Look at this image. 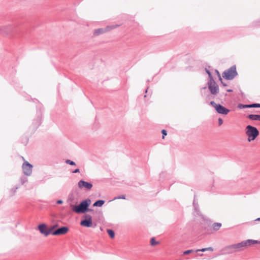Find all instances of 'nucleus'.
Masks as SVG:
<instances>
[{"instance_id":"obj_1","label":"nucleus","mask_w":260,"mask_h":260,"mask_svg":"<svg viewBox=\"0 0 260 260\" xmlns=\"http://www.w3.org/2000/svg\"><path fill=\"white\" fill-rule=\"evenodd\" d=\"M91 203L90 199H86L81 201L78 205L71 204L70 206L73 211L76 213H85L87 212L88 207H89Z\"/></svg>"},{"instance_id":"obj_2","label":"nucleus","mask_w":260,"mask_h":260,"mask_svg":"<svg viewBox=\"0 0 260 260\" xmlns=\"http://www.w3.org/2000/svg\"><path fill=\"white\" fill-rule=\"evenodd\" d=\"M245 133L248 136V141L251 142L254 140L259 135V131L256 127L248 125L246 127Z\"/></svg>"},{"instance_id":"obj_3","label":"nucleus","mask_w":260,"mask_h":260,"mask_svg":"<svg viewBox=\"0 0 260 260\" xmlns=\"http://www.w3.org/2000/svg\"><path fill=\"white\" fill-rule=\"evenodd\" d=\"M238 75L236 71V67L234 65L228 70H225L222 73V77L226 80H231Z\"/></svg>"},{"instance_id":"obj_4","label":"nucleus","mask_w":260,"mask_h":260,"mask_svg":"<svg viewBox=\"0 0 260 260\" xmlns=\"http://www.w3.org/2000/svg\"><path fill=\"white\" fill-rule=\"evenodd\" d=\"M259 242L257 240L248 239L247 240L243 241L241 242L238 243L234 244V245L235 246L237 252H238L242 250L244 247H245L247 246H250L255 244H257Z\"/></svg>"},{"instance_id":"obj_5","label":"nucleus","mask_w":260,"mask_h":260,"mask_svg":"<svg viewBox=\"0 0 260 260\" xmlns=\"http://www.w3.org/2000/svg\"><path fill=\"white\" fill-rule=\"evenodd\" d=\"M210 105L215 108L217 113L220 114L225 115H227L230 111L229 109L225 108L220 104H216L214 101H211Z\"/></svg>"},{"instance_id":"obj_6","label":"nucleus","mask_w":260,"mask_h":260,"mask_svg":"<svg viewBox=\"0 0 260 260\" xmlns=\"http://www.w3.org/2000/svg\"><path fill=\"white\" fill-rule=\"evenodd\" d=\"M207 85L208 89L212 94L215 95L219 92V87L214 80L208 81Z\"/></svg>"},{"instance_id":"obj_7","label":"nucleus","mask_w":260,"mask_h":260,"mask_svg":"<svg viewBox=\"0 0 260 260\" xmlns=\"http://www.w3.org/2000/svg\"><path fill=\"white\" fill-rule=\"evenodd\" d=\"M38 228L41 234L44 235L45 236H47L49 234H51L52 230L54 229V226H52L51 228L48 229L46 224L42 223L38 225Z\"/></svg>"},{"instance_id":"obj_8","label":"nucleus","mask_w":260,"mask_h":260,"mask_svg":"<svg viewBox=\"0 0 260 260\" xmlns=\"http://www.w3.org/2000/svg\"><path fill=\"white\" fill-rule=\"evenodd\" d=\"M83 218L80 222L81 226L90 228L92 225V217L91 215L85 214L83 216Z\"/></svg>"},{"instance_id":"obj_9","label":"nucleus","mask_w":260,"mask_h":260,"mask_svg":"<svg viewBox=\"0 0 260 260\" xmlns=\"http://www.w3.org/2000/svg\"><path fill=\"white\" fill-rule=\"evenodd\" d=\"M22 168L23 172L26 176H29L32 174V166L28 162L25 161L22 164Z\"/></svg>"},{"instance_id":"obj_10","label":"nucleus","mask_w":260,"mask_h":260,"mask_svg":"<svg viewBox=\"0 0 260 260\" xmlns=\"http://www.w3.org/2000/svg\"><path fill=\"white\" fill-rule=\"evenodd\" d=\"M69 230V229L67 226H61L57 230L52 231L51 234L55 236L62 235L67 233Z\"/></svg>"},{"instance_id":"obj_11","label":"nucleus","mask_w":260,"mask_h":260,"mask_svg":"<svg viewBox=\"0 0 260 260\" xmlns=\"http://www.w3.org/2000/svg\"><path fill=\"white\" fill-rule=\"evenodd\" d=\"M78 186L79 188H85L88 190H90L92 187V184L90 182H86L84 180H81L78 183Z\"/></svg>"},{"instance_id":"obj_12","label":"nucleus","mask_w":260,"mask_h":260,"mask_svg":"<svg viewBox=\"0 0 260 260\" xmlns=\"http://www.w3.org/2000/svg\"><path fill=\"white\" fill-rule=\"evenodd\" d=\"M223 251H224L225 254H228L237 252L234 244H232L225 247L223 249Z\"/></svg>"},{"instance_id":"obj_13","label":"nucleus","mask_w":260,"mask_h":260,"mask_svg":"<svg viewBox=\"0 0 260 260\" xmlns=\"http://www.w3.org/2000/svg\"><path fill=\"white\" fill-rule=\"evenodd\" d=\"M105 32H107V30L106 28H100L94 30L93 31V36H98L100 35L103 34Z\"/></svg>"},{"instance_id":"obj_14","label":"nucleus","mask_w":260,"mask_h":260,"mask_svg":"<svg viewBox=\"0 0 260 260\" xmlns=\"http://www.w3.org/2000/svg\"><path fill=\"white\" fill-rule=\"evenodd\" d=\"M247 118L251 120L260 121V115L258 114H249L247 116Z\"/></svg>"},{"instance_id":"obj_15","label":"nucleus","mask_w":260,"mask_h":260,"mask_svg":"<svg viewBox=\"0 0 260 260\" xmlns=\"http://www.w3.org/2000/svg\"><path fill=\"white\" fill-rule=\"evenodd\" d=\"M105 203V201L99 200L96 201L93 204V207H102Z\"/></svg>"},{"instance_id":"obj_16","label":"nucleus","mask_w":260,"mask_h":260,"mask_svg":"<svg viewBox=\"0 0 260 260\" xmlns=\"http://www.w3.org/2000/svg\"><path fill=\"white\" fill-rule=\"evenodd\" d=\"M121 24H115V25H110L107 26L105 28L107 30V32L110 31L112 29H115L119 26H120Z\"/></svg>"},{"instance_id":"obj_17","label":"nucleus","mask_w":260,"mask_h":260,"mask_svg":"<svg viewBox=\"0 0 260 260\" xmlns=\"http://www.w3.org/2000/svg\"><path fill=\"white\" fill-rule=\"evenodd\" d=\"M41 118L40 116H38L37 118V119L35 120V121L34 122V123L35 125V128H37L41 124Z\"/></svg>"},{"instance_id":"obj_18","label":"nucleus","mask_w":260,"mask_h":260,"mask_svg":"<svg viewBox=\"0 0 260 260\" xmlns=\"http://www.w3.org/2000/svg\"><path fill=\"white\" fill-rule=\"evenodd\" d=\"M221 226V223L219 222H215L212 225V228L214 231H218Z\"/></svg>"},{"instance_id":"obj_19","label":"nucleus","mask_w":260,"mask_h":260,"mask_svg":"<svg viewBox=\"0 0 260 260\" xmlns=\"http://www.w3.org/2000/svg\"><path fill=\"white\" fill-rule=\"evenodd\" d=\"M206 251H213V248L211 247H207V248H202V249H197V250H196V252H198V251L205 252Z\"/></svg>"},{"instance_id":"obj_20","label":"nucleus","mask_w":260,"mask_h":260,"mask_svg":"<svg viewBox=\"0 0 260 260\" xmlns=\"http://www.w3.org/2000/svg\"><path fill=\"white\" fill-rule=\"evenodd\" d=\"M107 232L111 238H113L115 237V233L113 230L107 229Z\"/></svg>"},{"instance_id":"obj_21","label":"nucleus","mask_w":260,"mask_h":260,"mask_svg":"<svg viewBox=\"0 0 260 260\" xmlns=\"http://www.w3.org/2000/svg\"><path fill=\"white\" fill-rule=\"evenodd\" d=\"M205 71H206V73L208 75L209 78V81L214 80L211 72L209 70H208L207 68H205Z\"/></svg>"},{"instance_id":"obj_22","label":"nucleus","mask_w":260,"mask_h":260,"mask_svg":"<svg viewBox=\"0 0 260 260\" xmlns=\"http://www.w3.org/2000/svg\"><path fill=\"white\" fill-rule=\"evenodd\" d=\"M20 183L22 185L24 184L25 182H27L28 179L26 177L22 176L20 179Z\"/></svg>"},{"instance_id":"obj_23","label":"nucleus","mask_w":260,"mask_h":260,"mask_svg":"<svg viewBox=\"0 0 260 260\" xmlns=\"http://www.w3.org/2000/svg\"><path fill=\"white\" fill-rule=\"evenodd\" d=\"M194 213L196 214V215H199L200 214L198 204H197V206L194 207Z\"/></svg>"},{"instance_id":"obj_24","label":"nucleus","mask_w":260,"mask_h":260,"mask_svg":"<svg viewBox=\"0 0 260 260\" xmlns=\"http://www.w3.org/2000/svg\"><path fill=\"white\" fill-rule=\"evenodd\" d=\"M150 243L151 246H154L158 244V242L155 241V238H152L150 240Z\"/></svg>"},{"instance_id":"obj_25","label":"nucleus","mask_w":260,"mask_h":260,"mask_svg":"<svg viewBox=\"0 0 260 260\" xmlns=\"http://www.w3.org/2000/svg\"><path fill=\"white\" fill-rule=\"evenodd\" d=\"M66 163L67 164H69L71 166H75L76 165V163L74 161H73L70 159H67L66 160Z\"/></svg>"},{"instance_id":"obj_26","label":"nucleus","mask_w":260,"mask_h":260,"mask_svg":"<svg viewBox=\"0 0 260 260\" xmlns=\"http://www.w3.org/2000/svg\"><path fill=\"white\" fill-rule=\"evenodd\" d=\"M250 108H260V104L259 103H253L250 104Z\"/></svg>"},{"instance_id":"obj_27","label":"nucleus","mask_w":260,"mask_h":260,"mask_svg":"<svg viewBox=\"0 0 260 260\" xmlns=\"http://www.w3.org/2000/svg\"><path fill=\"white\" fill-rule=\"evenodd\" d=\"M74 200V197L73 194H70L68 197V201L72 202Z\"/></svg>"},{"instance_id":"obj_28","label":"nucleus","mask_w":260,"mask_h":260,"mask_svg":"<svg viewBox=\"0 0 260 260\" xmlns=\"http://www.w3.org/2000/svg\"><path fill=\"white\" fill-rule=\"evenodd\" d=\"M125 199V195H121L120 196H118L117 197H115L113 199V200H116V199Z\"/></svg>"},{"instance_id":"obj_29","label":"nucleus","mask_w":260,"mask_h":260,"mask_svg":"<svg viewBox=\"0 0 260 260\" xmlns=\"http://www.w3.org/2000/svg\"><path fill=\"white\" fill-rule=\"evenodd\" d=\"M18 188V186H15L11 190V192L13 195L16 192L17 189Z\"/></svg>"},{"instance_id":"obj_30","label":"nucleus","mask_w":260,"mask_h":260,"mask_svg":"<svg viewBox=\"0 0 260 260\" xmlns=\"http://www.w3.org/2000/svg\"><path fill=\"white\" fill-rule=\"evenodd\" d=\"M193 252V250H192V249H189V250H186L185 251L183 252V254L184 255H187V254H188L191 252Z\"/></svg>"},{"instance_id":"obj_31","label":"nucleus","mask_w":260,"mask_h":260,"mask_svg":"<svg viewBox=\"0 0 260 260\" xmlns=\"http://www.w3.org/2000/svg\"><path fill=\"white\" fill-rule=\"evenodd\" d=\"M161 133H162V138L164 139L165 137L167 135V131L165 129H162L161 131Z\"/></svg>"},{"instance_id":"obj_32","label":"nucleus","mask_w":260,"mask_h":260,"mask_svg":"<svg viewBox=\"0 0 260 260\" xmlns=\"http://www.w3.org/2000/svg\"><path fill=\"white\" fill-rule=\"evenodd\" d=\"M239 107L240 108L241 107H242V108H250V105H242V104H240Z\"/></svg>"},{"instance_id":"obj_33","label":"nucleus","mask_w":260,"mask_h":260,"mask_svg":"<svg viewBox=\"0 0 260 260\" xmlns=\"http://www.w3.org/2000/svg\"><path fill=\"white\" fill-rule=\"evenodd\" d=\"M215 73H216L217 75L218 76L219 80L221 81L222 78H221L220 74L219 71L217 70H215Z\"/></svg>"},{"instance_id":"obj_34","label":"nucleus","mask_w":260,"mask_h":260,"mask_svg":"<svg viewBox=\"0 0 260 260\" xmlns=\"http://www.w3.org/2000/svg\"><path fill=\"white\" fill-rule=\"evenodd\" d=\"M207 88V87L205 86V87H202L201 89V94L203 96H206V95L205 93H203V92H202V90H206Z\"/></svg>"},{"instance_id":"obj_35","label":"nucleus","mask_w":260,"mask_h":260,"mask_svg":"<svg viewBox=\"0 0 260 260\" xmlns=\"http://www.w3.org/2000/svg\"><path fill=\"white\" fill-rule=\"evenodd\" d=\"M218 125H219V126H220V125H221L222 124V123H223V120L221 118H218Z\"/></svg>"},{"instance_id":"obj_36","label":"nucleus","mask_w":260,"mask_h":260,"mask_svg":"<svg viewBox=\"0 0 260 260\" xmlns=\"http://www.w3.org/2000/svg\"><path fill=\"white\" fill-rule=\"evenodd\" d=\"M79 172H80V170L79 169H76L72 172L73 173H79Z\"/></svg>"},{"instance_id":"obj_37","label":"nucleus","mask_w":260,"mask_h":260,"mask_svg":"<svg viewBox=\"0 0 260 260\" xmlns=\"http://www.w3.org/2000/svg\"><path fill=\"white\" fill-rule=\"evenodd\" d=\"M57 204H61L63 203V201L61 200H58L56 201Z\"/></svg>"},{"instance_id":"obj_38","label":"nucleus","mask_w":260,"mask_h":260,"mask_svg":"<svg viewBox=\"0 0 260 260\" xmlns=\"http://www.w3.org/2000/svg\"><path fill=\"white\" fill-rule=\"evenodd\" d=\"M197 204H198V203H197L196 202V201H195V198L194 199V200H193V207L197 206Z\"/></svg>"},{"instance_id":"obj_39","label":"nucleus","mask_w":260,"mask_h":260,"mask_svg":"<svg viewBox=\"0 0 260 260\" xmlns=\"http://www.w3.org/2000/svg\"><path fill=\"white\" fill-rule=\"evenodd\" d=\"M88 210H87V212H94V210L92 209H90V208H89V207H88Z\"/></svg>"},{"instance_id":"obj_40","label":"nucleus","mask_w":260,"mask_h":260,"mask_svg":"<svg viewBox=\"0 0 260 260\" xmlns=\"http://www.w3.org/2000/svg\"><path fill=\"white\" fill-rule=\"evenodd\" d=\"M221 84H222V85L223 86H227V84L224 83L223 81H222V80L221 81H220Z\"/></svg>"},{"instance_id":"obj_41","label":"nucleus","mask_w":260,"mask_h":260,"mask_svg":"<svg viewBox=\"0 0 260 260\" xmlns=\"http://www.w3.org/2000/svg\"><path fill=\"white\" fill-rule=\"evenodd\" d=\"M226 91H227V92H232V91H233V90H232V89H227V90H226Z\"/></svg>"},{"instance_id":"obj_42","label":"nucleus","mask_w":260,"mask_h":260,"mask_svg":"<svg viewBox=\"0 0 260 260\" xmlns=\"http://www.w3.org/2000/svg\"><path fill=\"white\" fill-rule=\"evenodd\" d=\"M255 221H260V217L259 218H257V219H256L255 220Z\"/></svg>"},{"instance_id":"obj_43","label":"nucleus","mask_w":260,"mask_h":260,"mask_svg":"<svg viewBox=\"0 0 260 260\" xmlns=\"http://www.w3.org/2000/svg\"><path fill=\"white\" fill-rule=\"evenodd\" d=\"M198 255H200V256H202V255H203V254L200 253V254H199Z\"/></svg>"},{"instance_id":"obj_44","label":"nucleus","mask_w":260,"mask_h":260,"mask_svg":"<svg viewBox=\"0 0 260 260\" xmlns=\"http://www.w3.org/2000/svg\"><path fill=\"white\" fill-rule=\"evenodd\" d=\"M147 90H148V88H147V89L145 90V92H146V93L147 92Z\"/></svg>"},{"instance_id":"obj_45","label":"nucleus","mask_w":260,"mask_h":260,"mask_svg":"<svg viewBox=\"0 0 260 260\" xmlns=\"http://www.w3.org/2000/svg\"><path fill=\"white\" fill-rule=\"evenodd\" d=\"M57 226V224H56V225H53V226H54V228H55V227H56Z\"/></svg>"},{"instance_id":"obj_46","label":"nucleus","mask_w":260,"mask_h":260,"mask_svg":"<svg viewBox=\"0 0 260 260\" xmlns=\"http://www.w3.org/2000/svg\"><path fill=\"white\" fill-rule=\"evenodd\" d=\"M2 31V29H1V30H0V31Z\"/></svg>"}]
</instances>
